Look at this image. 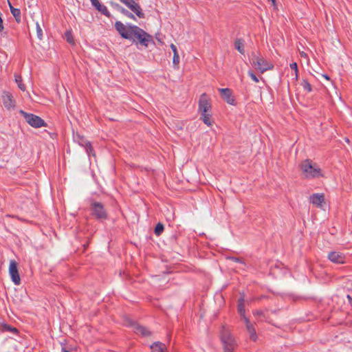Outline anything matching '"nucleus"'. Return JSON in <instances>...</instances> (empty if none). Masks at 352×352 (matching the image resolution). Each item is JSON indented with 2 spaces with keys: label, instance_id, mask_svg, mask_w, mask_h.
I'll list each match as a JSON object with an SVG mask.
<instances>
[{
  "label": "nucleus",
  "instance_id": "nucleus-35",
  "mask_svg": "<svg viewBox=\"0 0 352 352\" xmlns=\"http://www.w3.org/2000/svg\"><path fill=\"white\" fill-rule=\"evenodd\" d=\"M290 68L293 70H294V72L295 73H298V65L296 63H292L290 64Z\"/></svg>",
  "mask_w": 352,
  "mask_h": 352
},
{
  "label": "nucleus",
  "instance_id": "nucleus-10",
  "mask_svg": "<svg viewBox=\"0 0 352 352\" xmlns=\"http://www.w3.org/2000/svg\"><path fill=\"white\" fill-rule=\"evenodd\" d=\"M132 12H133L140 19L145 18L140 6L135 0H127L125 4Z\"/></svg>",
  "mask_w": 352,
  "mask_h": 352
},
{
  "label": "nucleus",
  "instance_id": "nucleus-41",
  "mask_svg": "<svg viewBox=\"0 0 352 352\" xmlns=\"http://www.w3.org/2000/svg\"><path fill=\"white\" fill-rule=\"evenodd\" d=\"M301 56H306V54H305V53H304V52H302V53H301Z\"/></svg>",
  "mask_w": 352,
  "mask_h": 352
},
{
  "label": "nucleus",
  "instance_id": "nucleus-8",
  "mask_svg": "<svg viewBox=\"0 0 352 352\" xmlns=\"http://www.w3.org/2000/svg\"><path fill=\"white\" fill-rule=\"evenodd\" d=\"M133 25L128 24L127 25H124L121 21H116L115 23V29L119 33L122 38L131 40V30L130 27Z\"/></svg>",
  "mask_w": 352,
  "mask_h": 352
},
{
  "label": "nucleus",
  "instance_id": "nucleus-31",
  "mask_svg": "<svg viewBox=\"0 0 352 352\" xmlns=\"http://www.w3.org/2000/svg\"><path fill=\"white\" fill-rule=\"evenodd\" d=\"M301 85L302 86L303 89L308 92H311L312 91L311 85L307 80H303L301 82Z\"/></svg>",
  "mask_w": 352,
  "mask_h": 352
},
{
  "label": "nucleus",
  "instance_id": "nucleus-29",
  "mask_svg": "<svg viewBox=\"0 0 352 352\" xmlns=\"http://www.w3.org/2000/svg\"><path fill=\"white\" fill-rule=\"evenodd\" d=\"M164 226L162 223H158L155 227L154 233L156 236H160L164 231Z\"/></svg>",
  "mask_w": 352,
  "mask_h": 352
},
{
  "label": "nucleus",
  "instance_id": "nucleus-14",
  "mask_svg": "<svg viewBox=\"0 0 352 352\" xmlns=\"http://www.w3.org/2000/svg\"><path fill=\"white\" fill-rule=\"evenodd\" d=\"M221 97L226 100L228 104L232 105L236 104L235 98L232 96V90L228 88H220L219 89Z\"/></svg>",
  "mask_w": 352,
  "mask_h": 352
},
{
  "label": "nucleus",
  "instance_id": "nucleus-36",
  "mask_svg": "<svg viewBox=\"0 0 352 352\" xmlns=\"http://www.w3.org/2000/svg\"><path fill=\"white\" fill-rule=\"evenodd\" d=\"M228 258L232 260V261H234V262L243 263V261L242 258H239V257L230 256V257H228Z\"/></svg>",
  "mask_w": 352,
  "mask_h": 352
},
{
  "label": "nucleus",
  "instance_id": "nucleus-30",
  "mask_svg": "<svg viewBox=\"0 0 352 352\" xmlns=\"http://www.w3.org/2000/svg\"><path fill=\"white\" fill-rule=\"evenodd\" d=\"M65 38L69 44H74V39L71 31H66Z\"/></svg>",
  "mask_w": 352,
  "mask_h": 352
},
{
  "label": "nucleus",
  "instance_id": "nucleus-19",
  "mask_svg": "<svg viewBox=\"0 0 352 352\" xmlns=\"http://www.w3.org/2000/svg\"><path fill=\"white\" fill-rule=\"evenodd\" d=\"M9 7L11 11L12 14L14 17L16 21L19 23L21 21V10L18 8H14L11 3L8 1Z\"/></svg>",
  "mask_w": 352,
  "mask_h": 352
},
{
  "label": "nucleus",
  "instance_id": "nucleus-22",
  "mask_svg": "<svg viewBox=\"0 0 352 352\" xmlns=\"http://www.w3.org/2000/svg\"><path fill=\"white\" fill-rule=\"evenodd\" d=\"M253 314L254 316L258 317L261 321H265L269 323H271V321L270 320V318L268 316H266V315L264 314V312L262 310L254 311Z\"/></svg>",
  "mask_w": 352,
  "mask_h": 352
},
{
  "label": "nucleus",
  "instance_id": "nucleus-23",
  "mask_svg": "<svg viewBox=\"0 0 352 352\" xmlns=\"http://www.w3.org/2000/svg\"><path fill=\"white\" fill-rule=\"evenodd\" d=\"M244 41L242 38H236L234 41V47L241 54H244Z\"/></svg>",
  "mask_w": 352,
  "mask_h": 352
},
{
  "label": "nucleus",
  "instance_id": "nucleus-3",
  "mask_svg": "<svg viewBox=\"0 0 352 352\" xmlns=\"http://www.w3.org/2000/svg\"><path fill=\"white\" fill-rule=\"evenodd\" d=\"M89 210L91 217L99 221L107 220L109 217L108 212L104 205L93 199L89 200Z\"/></svg>",
  "mask_w": 352,
  "mask_h": 352
},
{
  "label": "nucleus",
  "instance_id": "nucleus-16",
  "mask_svg": "<svg viewBox=\"0 0 352 352\" xmlns=\"http://www.w3.org/2000/svg\"><path fill=\"white\" fill-rule=\"evenodd\" d=\"M309 201L318 208L322 206L324 203V195L323 193H314L309 196Z\"/></svg>",
  "mask_w": 352,
  "mask_h": 352
},
{
  "label": "nucleus",
  "instance_id": "nucleus-13",
  "mask_svg": "<svg viewBox=\"0 0 352 352\" xmlns=\"http://www.w3.org/2000/svg\"><path fill=\"white\" fill-rule=\"evenodd\" d=\"M327 257L331 262L334 263L344 264L346 263L345 254L340 252H329Z\"/></svg>",
  "mask_w": 352,
  "mask_h": 352
},
{
  "label": "nucleus",
  "instance_id": "nucleus-12",
  "mask_svg": "<svg viewBox=\"0 0 352 352\" xmlns=\"http://www.w3.org/2000/svg\"><path fill=\"white\" fill-rule=\"evenodd\" d=\"M75 140L78 143L79 145L83 146L85 148L86 152L89 155H94V153H93L94 148L91 144V142L88 141L86 138H85L83 136L77 134L75 137Z\"/></svg>",
  "mask_w": 352,
  "mask_h": 352
},
{
  "label": "nucleus",
  "instance_id": "nucleus-18",
  "mask_svg": "<svg viewBox=\"0 0 352 352\" xmlns=\"http://www.w3.org/2000/svg\"><path fill=\"white\" fill-rule=\"evenodd\" d=\"M93 6L96 8V9L101 12L104 16L109 17L110 12H109L107 7L104 5H102L98 0H90Z\"/></svg>",
  "mask_w": 352,
  "mask_h": 352
},
{
  "label": "nucleus",
  "instance_id": "nucleus-40",
  "mask_svg": "<svg viewBox=\"0 0 352 352\" xmlns=\"http://www.w3.org/2000/svg\"><path fill=\"white\" fill-rule=\"evenodd\" d=\"M298 73H295V78H296V80H297V79H298Z\"/></svg>",
  "mask_w": 352,
  "mask_h": 352
},
{
  "label": "nucleus",
  "instance_id": "nucleus-38",
  "mask_svg": "<svg viewBox=\"0 0 352 352\" xmlns=\"http://www.w3.org/2000/svg\"><path fill=\"white\" fill-rule=\"evenodd\" d=\"M264 298H267V296H261L260 297H258L257 298V300H261L264 299Z\"/></svg>",
  "mask_w": 352,
  "mask_h": 352
},
{
  "label": "nucleus",
  "instance_id": "nucleus-4",
  "mask_svg": "<svg viewBox=\"0 0 352 352\" xmlns=\"http://www.w3.org/2000/svg\"><path fill=\"white\" fill-rule=\"evenodd\" d=\"M220 338L223 344L224 352H234L237 347L236 342L232 336L230 331L225 326L221 327Z\"/></svg>",
  "mask_w": 352,
  "mask_h": 352
},
{
  "label": "nucleus",
  "instance_id": "nucleus-1",
  "mask_svg": "<svg viewBox=\"0 0 352 352\" xmlns=\"http://www.w3.org/2000/svg\"><path fill=\"white\" fill-rule=\"evenodd\" d=\"M131 40L136 45L146 48L150 43H155L153 36L137 25L130 27Z\"/></svg>",
  "mask_w": 352,
  "mask_h": 352
},
{
  "label": "nucleus",
  "instance_id": "nucleus-24",
  "mask_svg": "<svg viewBox=\"0 0 352 352\" xmlns=\"http://www.w3.org/2000/svg\"><path fill=\"white\" fill-rule=\"evenodd\" d=\"M170 48L173 52V63L175 65H177L179 63V56L177 52V47L172 43L170 45Z\"/></svg>",
  "mask_w": 352,
  "mask_h": 352
},
{
  "label": "nucleus",
  "instance_id": "nucleus-5",
  "mask_svg": "<svg viewBox=\"0 0 352 352\" xmlns=\"http://www.w3.org/2000/svg\"><path fill=\"white\" fill-rule=\"evenodd\" d=\"M252 65L261 73L272 69L274 65L268 63L260 54H252Z\"/></svg>",
  "mask_w": 352,
  "mask_h": 352
},
{
  "label": "nucleus",
  "instance_id": "nucleus-2",
  "mask_svg": "<svg viewBox=\"0 0 352 352\" xmlns=\"http://www.w3.org/2000/svg\"><path fill=\"white\" fill-rule=\"evenodd\" d=\"M300 169L306 179L318 178L322 176V170L316 163L311 160L307 159L302 162Z\"/></svg>",
  "mask_w": 352,
  "mask_h": 352
},
{
  "label": "nucleus",
  "instance_id": "nucleus-27",
  "mask_svg": "<svg viewBox=\"0 0 352 352\" xmlns=\"http://www.w3.org/2000/svg\"><path fill=\"white\" fill-rule=\"evenodd\" d=\"M15 82L21 91H24L25 90V85L23 83L22 77L21 76L15 75Z\"/></svg>",
  "mask_w": 352,
  "mask_h": 352
},
{
  "label": "nucleus",
  "instance_id": "nucleus-11",
  "mask_svg": "<svg viewBox=\"0 0 352 352\" xmlns=\"http://www.w3.org/2000/svg\"><path fill=\"white\" fill-rule=\"evenodd\" d=\"M211 109L210 100L206 94H202L199 100V111L201 113L208 112Z\"/></svg>",
  "mask_w": 352,
  "mask_h": 352
},
{
  "label": "nucleus",
  "instance_id": "nucleus-34",
  "mask_svg": "<svg viewBox=\"0 0 352 352\" xmlns=\"http://www.w3.org/2000/svg\"><path fill=\"white\" fill-rule=\"evenodd\" d=\"M249 74V76L251 77V78L256 82H258L259 81L258 78H257V76L252 72H248Z\"/></svg>",
  "mask_w": 352,
  "mask_h": 352
},
{
  "label": "nucleus",
  "instance_id": "nucleus-39",
  "mask_svg": "<svg viewBox=\"0 0 352 352\" xmlns=\"http://www.w3.org/2000/svg\"><path fill=\"white\" fill-rule=\"evenodd\" d=\"M122 3H123L124 4H125V2H126L127 0H120Z\"/></svg>",
  "mask_w": 352,
  "mask_h": 352
},
{
  "label": "nucleus",
  "instance_id": "nucleus-42",
  "mask_svg": "<svg viewBox=\"0 0 352 352\" xmlns=\"http://www.w3.org/2000/svg\"><path fill=\"white\" fill-rule=\"evenodd\" d=\"M324 76L325 77V78H327L328 80L329 79V76L327 75H324Z\"/></svg>",
  "mask_w": 352,
  "mask_h": 352
},
{
  "label": "nucleus",
  "instance_id": "nucleus-21",
  "mask_svg": "<svg viewBox=\"0 0 352 352\" xmlns=\"http://www.w3.org/2000/svg\"><path fill=\"white\" fill-rule=\"evenodd\" d=\"M165 344L160 342H155L151 345L152 352H164Z\"/></svg>",
  "mask_w": 352,
  "mask_h": 352
},
{
  "label": "nucleus",
  "instance_id": "nucleus-43",
  "mask_svg": "<svg viewBox=\"0 0 352 352\" xmlns=\"http://www.w3.org/2000/svg\"><path fill=\"white\" fill-rule=\"evenodd\" d=\"M276 311H277L276 310H274V311H272V314H276Z\"/></svg>",
  "mask_w": 352,
  "mask_h": 352
},
{
  "label": "nucleus",
  "instance_id": "nucleus-20",
  "mask_svg": "<svg viewBox=\"0 0 352 352\" xmlns=\"http://www.w3.org/2000/svg\"><path fill=\"white\" fill-rule=\"evenodd\" d=\"M238 312L241 317L245 320V318H247L245 315V305H244V298L240 297L238 300Z\"/></svg>",
  "mask_w": 352,
  "mask_h": 352
},
{
  "label": "nucleus",
  "instance_id": "nucleus-26",
  "mask_svg": "<svg viewBox=\"0 0 352 352\" xmlns=\"http://www.w3.org/2000/svg\"><path fill=\"white\" fill-rule=\"evenodd\" d=\"M118 10L122 14H124V16H126V17L129 18V19H132L133 20H135V16L131 13L128 10L125 9L123 7H121V6H118Z\"/></svg>",
  "mask_w": 352,
  "mask_h": 352
},
{
  "label": "nucleus",
  "instance_id": "nucleus-25",
  "mask_svg": "<svg viewBox=\"0 0 352 352\" xmlns=\"http://www.w3.org/2000/svg\"><path fill=\"white\" fill-rule=\"evenodd\" d=\"M201 119L207 126L212 125L211 115L208 112L201 113Z\"/></svg>",
  "mask_w": 352,
  "mask_h": 352
},
{
  "label": "nucleus",
  "instance_id": "nucleus-15",
  "mask_svg": "<svg viewBox=\"0 0 352 352\" xmlns=\"http://www.w3.org/2000/svg\"><path fill=\"white\" fill-rule=\"evenodd\" d=\"M2 101L3 105L8 109L12 108L15 106V101L13 99L12 95L8 91H3L2 94Z\"/></svg>",
  "mask_w": 352,
  "mask_h": 352
},
{
  "label": "nucleus",
  "instance_id": "nucleus-6",
  "mask_svg": "<svg viewBox=\"0 0 352 352\" xmlns=\"http://www.w3.org/2000/svg\"><path fill=\"white\" fill-rule=\"evenodd\" d=\"M20 113L23 116L25 121L34 128H40L47 125L46 122L36 115L25 112L23 110L20 111Z\"/></svg>",
  "mask_w": 352,
  "mask_h": 352
},
{
  "label": "nucleus",
  "instance_id": "nucleus-17",
  "mask_svg": "<svg viewBox=\"0 0 352 352\" xmlns=\"http://www.w3.org/2000/svg\"><path fill=\"white\" fill-rule=\"evenodd\" d=\"M244 322L245 323L247 331L250 334V338L253 341H256L257 336L254 325L250 322L248 318H245Z\"/></svg>",
  "mask_w": 352,
  "mask_h": 352
},
{
  "label": "nucleus",
  "instance_id": "nucleus-37",
  "mask_svg": "<svg viewBox=\"0 0 352 352\" xmlns=\"http://www.w3.org/2000/svg\"><path fill=\"white\" fill-rule=\"evenodd\" d=\"M346 298L348 299L349 302L352 305V298H351V296L350 295H347Z\"/></svg>",
  "mask_w": 352,
  "mask_h": 352
},
{
  "label": "nucleus",
  "instance_id": "nucleus-33",
  "mask_svg": "<svg viewBox=\"0 0 352 352\" xmlns=\"http://www.w3.org/2000/svg\"><path fill=\"white\" fill-rule=\"evenodd\" d=\"M36 34L37 37L41 40L43 38V30L38 23H36Z\"/></svg>",
  "mask_w": 352,
  "mask_h": 352
},
{
  "label": "nucleus",
  "instance_id": "nucleus-32",
  "mask_svg": "<svg viewBox=\"0 0 352 352\" xmlns=\"http://www.w3.org/2000/svg\"><path fill=\"white\" fill-rule=\"evenodd\" d=\"M60 345H61V352H72V346L64 344L63 342H60Z\"/></svg>",
  "mask_w": 352,
  "mask_h": 352
},
{
  "label": "nucleus",
  "instance_id": "nucleus-9",
  "mask_svg": "<svg viewBox=\"0 0 352 352\" xmlns=\"http://www.w3.org/2000/svg\"><path fill=\"white\" fill-rule=\"evenodd\" d=\"M9 274L12 282L19 285L21 283V279L18 271V263L14 260H11L10 262Z\"/></svg>",
  "mask_w": 352,
  "mask_h": 352
},
{
  "label": "nucleus",
  "instance_id": "nucleus-7",
  "mask_svg": "<svg viewBox=\"0 0 352 352\" xmlns=\"http://www.w3.org/2000/svg\"><path fill=\"white\" fill-rule=\"evenodd\" d=\"M126 324L129 327H133L134 332L144 337L150 336L151 332L145 327L140 325L137 322L128 319L126 320Z\"/></svg>",
  "mask_w": 352,
  "mask_h": 352
},
{
  "label": "nucleus",
  "instance_id": "nucleus-28",
  "mask_svg": "<svg viewBox=\"0 0 352 352\" xmlns=\"http://www.w3.org/2000/svg\"><path fill=\"white\" fill-rule=\"evenodd\" d=\"M2 327L4 331H9V332L13 333L14 334H17L19 333V331L16 328L10 325V324H3Z\"/></svg>",
  "mask_w": 352,
  "mask_h": 352
}]
</instances>
